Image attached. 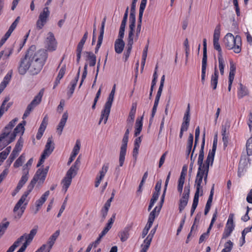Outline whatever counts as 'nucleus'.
Instances as JSON below:
<instances>
[{
  "instance_id": "nucleus-57",
  "label": "nucleus",
  "mask_w": 252,
  "mask_h": 252,
  "mask_svg": "<svg viewBox=\"0 0 252 252\" xmlns=\"http://www.w3.org/2000/svg\"><path fill=\"white\" fill-rule=\"evenodd\" d=\"M115 217L116 214L115 213L113 214L111 218L108 220V223L106 224V225L105 227V228H107L108 230H110L112 226L115 221Z\"/></svg>"
},
{
  "instance_id": "nucleus-56",
  "label": "nucleus",
  "mask_w": 252,
  "mask_h": 252,
  "mask_svg": "<svg viewBox=\"0 0 252 252\" xmlns=\"http://www.w3.org/2000/svg\"><path fill=\"white\" fill-rule=\"evenodd\" d=\"M199 134H200V128L199 126H197L195 131V141H194V150L195 149L196 145L197 144L199 138Z\"/></svg>"
},
{
  "instance_id": "nucleus-50",
  "label": "nucleus",
  "mask_w": 252,
  "mask_h": 252,
  "mask_svg": "<svg viewBox=\"0 0 252 252\" xmlns=\"http://www.w3.org/2000/svg\"><path fill=\"white\" fill-rule=\"evenodd\" d=\"M134 38H127V45L126 49V51L128 53H131L132 45L133 44Z\"/></svg>"
},
{
  "instance_id": "nucleus-27",
  "label": "nucleus",
  "mask_w": 252,
  "mask_h": 252,
  "mask_svg": "<svg viewBox=\"0 0 252 252\" xmlns=\"http://www.w3.org/2000/svg\"><path fill=\"white\" fill-rule=\"evenodd\" d=\"M65 72V66H62L60 69L58 75L56 79V80L54 82V85L53 88H55V87L58 85V84L60 82L61 79L63 77Z\"/></svg>"
},
{
  "instance_id": "nucleus-52",
  "label": "nucleus",
  "mask_w": 252,
  "mask_h": 252,
  "mask_svg": "<svg viewBox=\"0 0 252 252\" xmlns=\"http://www.w3.org/2000/svg\"><path fill=\"white\" fill-rule=\"evenodd\" d=\"M80 148V142L79 140H77L76 142V144L73 149L71 154L76 156L79 152Z\"/></svg>"
},
{
  "instance_id": "nucleus-48",
  "label": "nucleus",
  "mask_w": 252,
  "mask_h": 252,
  "mask_svg": "<svg viewBox=\"0 0 252 252\" xmlns=\"http://www.w3.org/2000/svg\"><path fill=\"white\" fill-rule=\"evenodd\" d=\"M213 45L214 49L218 51V56H222L221 48L220 47L219 41H213Z\"/></svg>"
},
{
  "instance_id": "nucleus-13",
  "label": "nucleus",
  "mask_w": 252,
  "mask_h": 252,
  "mask_svg": "<svg viewBox=\"0 0 252 252\" xmlns=\"http://www.w3.org/2000/svg\"><path fill=\"white\" fill-rule=\"evenodd\" d=\"M76 175H74L73 173L67 171L65 177L62 180V184L63 185V190H64V192H66L69 187L72 178L74 177Z\"/></svg>"
},
{
  "instance_id": "nucleus-64",
  "label": "nucleus",
  "mask_w": 252,
  "mask_h": 252,
  "mask_svg": "<svg viewBox=\"0 0 252 252\" xmlns=\"http://www.w3.org/2000/svg\"><path fill=\"white\" fill-rule=\"evenodd\" d=\"M135 113L130 112L129 113L128 117L127 119V124H130V126L132 125V123L134 120Z\"/></svg>"
},
{
  "instance_id": "nucleus-51",
  "label": "nucleus",
  "mask_w": 252,
  "mask_h": 252,
  "mask_svg": "<svg viewBox=\"0 0 252 252\" xmlns=\"http://www.w3.org/2000/svg\"><path fill=\"white\" fill-rule=\"evenodd\" d=\"M33 161V158H31L27 161L26 164L23 166L22 172H24L25 171V170H26L27 171L28 174H29L30 168L32 164Z\"/></svg>"
},
{
  "instance_id": "nucleus-31",
  "label": "nucleus",
  "mask_w": 252,
  "mask_h": 252,
  "mask_svg": "<svg viewBox=\"0 0 252 252\" xmlns=\"http://www.w3.org/2000/svg\"><path fill=\"white\" fill-rule=\"evenodd\" d=\"M109 167V163L108 162H105L104 163L102 166V168L101 170L99 172V175L97 176V177H99L100 178L103 179L107 172L108 171V170Z\"/></svg>"
},
{
  "instance_id": "nucleus-18",
  "label": "nucleus",
  "mask_w": 252,
  "mask_h": 252,
  "mask_svg": "<svg viewBox=\"0 0 252 252\" xmlns=\"http://www.w3.org/2000/svg\"><path fill=\"white\" fill-rule=\"evenodd\" d=\"M29 195L25 193H24L22 195L20 199L18 200V201L16 204L15 206L14 207L13 209V212H16L18 211V210L20 209V207L23 204H24L25 206H26L29 200L27 199V197H28Z\"/></svg>"
},
{
  "instance_id": "nucleus-37",
  "label": "nucleus",
  "mask_w": 252,
  "mask_h": 252,
  "mask_svg": "<svg viewBox=\"0 0 252 252\" xmlns=\"http://www.w3.org/2000/svg\"><path fill=\"white\" fill-rule=\"evenodd\" d=\"M219 68L221 75L224 74V68L225 65L223 56L218 57Z\"/></svg>"
},
{
  "instance_id": "nucleus-21",
  "label": "nucleus",
  "mask_w": 252,
  "mask_h": 252,
  "mask_svg": "<svg viewBox=\"0 0 252 252\" xmlns=\"http://www.w3.org/2000/svg\"><path fill=\"white\" fill-rule=\"evenodd\" d=\"M125 43L124 40L120 39H117L114 43L115 51L117 54H121L124 50Z\"/></svg>"
},
{
  "instance_id": "nucleus-30",
  "label": "nucleus",
  "mask_w": 252,
  "mask_h": 252,
  "mask_svg": "<svg viewBox=\"0 0 252 252\" xmlns=\"http://www.w3.org/2000/svg\"><path fill=\"white\" fill-rule=\"evenodd\" d=\"M80 157H79L75 160L74 164L68 170V171L72 173L74 175H76L78 170L79 169V164H80Z\"/></svg>"
},
{
  "instance_id": "nucleus-17",
  "label": "nucleus",
  "mask_w": 252,
  "mask_h": 252,
  "mask_svg": "<svg viewBox=\"0 0 252 252\" xmlns=\"http://www.w3.org/2000/svg\"><path fill=\"white\" fill-rule=\"evenodd\" d=\"M219 78V71L217 69V65H215L214 67V72L212 74L211 77L210 85L213 90H216L217 87Z\"/></svg>"
},
{
  "instance_id": "nucleus-59",
  "label": "nucleus",
  "mask_w": 252,
  "mask_h": 252,
  "mask_svg": "<svg viewBox=\"0 0 252 252\" xmlns=\"http://www.w3.org/2000/svg\"><path fill=\"white\" fill-rule=\"evenodd\" d=\"M143 116L140 118H137L136 120L135 127L142 129Z\"/></svg>"
},
{
  "instance_id": "nucleus-3",
  "label": "nucleus",
  "mask_w": 252,
  "mask_h": 252,
  "mask_svg": "<svg viewBox=\"0 0 252 252\" xmlns=\"http://www.w3.org/2000/svg\"><path fill=\"white\" fill-rule=\"evenodd\" d=\"M225 47L228 50H232L235 53L238 54L242 50V40L240 35L234 36L232 33H227L224 38Z\"/></svg>"
},
{
  "instance_id": "nucleus-26",
  "label": "nucleus",
  "mask_w": 252,
  "mask_h": 252,
  "mask_svg": "<svg viewBox=\"0 0 252 252\" xmlns=\"http://www.w3.org/2000/svg\"><path fill=\"white\" fill-rule=\"evenodd\" d=\"M87 60L89 61V65L94 66L96 64V56L92 52H86Z\"/></svg>"
},
{
  "instance_id": "nucleus-58",
  "label": "nucleus",
  "mask_w": 252,
  "mask_h": 252,
  "mask_svg": "<svg viewBox=\"0 0 252 252\" xmlns=\"http://www.w3.org/2000/svg\"><path fill=\"white\" fill-rule=\"evenodd\" d=\"M18 118H16L11 121L9 124L5 127V129L11 130L15 126L16 123L18 121Z\"/></svg>"
},
{
  "instance_id": "nucleus-44",
  "label": "nucleus",
  "mask_w": 252,
  "mask_h": 252,
  "mask_svg": "<svg viewBox=\"0 0 252 252\" xmlns=\"http://www.w3.org/2000/svg\"><path fill=\"white\" fill-rule=\"evenodd\" d=\"M247 153L248 156L252 155V137H250L246 143Z\"/></svg>"
},
{
  "instance_id": "nucleus-28",
  "label": "nucleus",
  "mask_w": 252,
  "mask_h": 252,
  "mask_svg": "<svg viewBox=\"0 0 252 252\" xmlns=\"http://www.w3.org/2000/svg\"><path fill=\"white\" fill-rule=\"evenodd\" d=\"M23 236H20L14 243L8 248L6 252H14L15 249L20 245V243L23 241Z\"/></svg>"
},
{
  "instance_id": "nucleus-23",
  "label": "nucleus",
  "mask_w": 252,
  "mask_h": 252,
  "mask_svg": "<svg viewBox=\"0 0 252 252\" xmlns=\"http://www.w3.org/2000/svg\"><path fill=\"white\" fill-rule=\"evenodd\" d=\"M15 44H14L9 47L5 48L3 50L1 51V53L2 54L3 59L6 60L12 55L13 52Z\"/></svg>"
},
{
  "instance_id": "nucleus-47",
  "label": "nucleus",
  "mask_w": 252,
  "mask_h": 252,
  "mask_svg": "<svg viewBox=\"0 0 252 252\" xmlns=\"http://www.w3.org/2000/svg\"><path fill=\"white\" fill-rule=\"evenodd\" d=\"M18 154L12 151L8 159L6 160V164L8 167L10 166Z\"/></svg>"
},
{
  "instance_id": "nucleus-36",
  "label": "nucleus",
  "mask_w": 252,
  "mask_h": 252,
  "mask_svg": "<svg viewBox=\"0 0 252 252\" xmlns=\"http://www.w3.org/2000/svg\"><path fill=\"white\" fill-rule=\"evenodd\" d=\"M84 44L79 42L76 49V56H77V59H76V62L77 63H79L80 61V59L81 57V53L82 51L83 48Z\"/></svg>"
},
{
  "instance_id": "nucleus-46",
  "label": "nucleus",
  "mask_w": 252,
  "mask_h": 252,
  "mask_svg": "<svg viewBox=\"0 0 252 252\" xmlns=\"http://www.w3.org/2000/svg\"><path fill=\"white\" fill-rule=\"evenodd\" d=\"M35 178L32 179L31 181L30 182V184L27 187V190L24 192V193H26L28 195H29V194L32 192V190L35 184L36 183L35 181Z\"/></svg>"
},
{
  "instance_id": "nucleus-32",
  "label": "nucleus",
  "mask_w": 252,
  "mask_h": 252,
  "mask_svg": "<svg viewBox=\"0 0 252 252\" xmlns=\"http://www.w3.org/2000/svg\"><path fill=\"white\" fill-rule=\"evenodd\" d=\"M43 94V90H41L38 94L34 97L31 103L35 106L39 104L41 101Z\"/></svg>"
},
{
  "instance_id": "nucleus-12",
  "label": "nucleus",
  "mask_w": 252,
  "mask_h": 252,
  "mask_svg": "<svg viewBox=\"0 0 252 252\" xmlns=\"http://www.w3.org/2000/svg\"><path fill=\"white\" fill-rule=\"evenodd\" d=\"M214 161H210V160H205V162L203 161L202 163V168H201L200 173L202 176V179H204V183L206 185L207 182V178L209 172V168L210 165H212Z\"/></svg>"
},
{
  "instance_id": "nucleus-42",
  "label": "nucleus",
  "mask_w": 252,
  "mask_h": 252,
  "mask_svg": "<svg viewBox=\"0 0 252 252\" xmlns=\"http://www.w3.org/2000/svg\"><path fill=\"white\" fill-rule=\"evenodd\" d=\"M25 159V156L24 154H22L15 161L13 165L14 167L15 168H18L22 166Z\"/></svg>"
},
{
  "instance_id": "nucleus-38",
  "label": "nucleus",
  "mask_w": 252,
  "mask_h": 252,
  "mask_svg": "<svg viewBox=\"0 0 252 252\" xmlns=\"http://www.w3.org/2000/svg\"><path fill=\"white\" fill-rule=\"evenodd\" d=\"M230 126V123L226 121L224 124L221 126V135L229 134V129Z\"/></svg>"
},
{
  "instance_id": "nucleus-29",
  "label": "nucleus",
  "mask_w": 252,
  "mask_h": 252,
  "mask_svg": "<svg viewBox=\"0 0 252 252\" xmlns=\"http://www.w3.org/2000/svg\"><path fill=\"white\" fill-rule=\"evenodd\" d=\"M12 74V70L9 71L4 77L3 80L0 84V85L5 88L11 79Z\"/></svg>"
},
{
  "instance_id": "nucleus-60",
  "label": "nucleus",
  "mask_w": 252,
  "mask_h": 252,
  "mask_svg": "<svg viewBox=\"0 0 252 252\" xmlns=\"http://www.w3.org/2000/svg\"><path fill=\"white\" fill-rule=\"evenodd\" d=\"M48 49L50 51H54L56 50L57 45L56 40L47 42Z\"/></svg>"
},
{
  "instance_id": "nucleus-15",
  "label": "nucleus",
  "mask_w": 252,
  "mask_h": 252,
  "mask_svg": "<svg viewBox=\"0 0 252 252\" xmlns=\"http://www.w3.org/2000/svg\"><path fill=\"white\" fill-rule=\"evenodd\" d=\"M50 192L49 190L45 191L44 194L41 196V197L37 200L35 202L36 210L35 211L34 214H36L39 211L40 207L47 200V197L49 195Z\"/></svg>"
},
{
  "instance_id": "nucleus-34",
  "label": "nucleus",
  "mask_w": 252,
  "mask_h": 252,
  "mask_svg": "<svg viewBox=\"0 0 252 252\" xmlns=\"http://www.w3.org/2000/svg\"><path fill=\"white\" fill-rule=\"evenodd\" d=\"M136 21H129V32L127 38H134V32Z\"/></svg>"
},
{
  "instance_id": "nucleus-19",
  "label": "nucleus",
  "mask_w": 252,
  "mask_h": 252,
  "mask_svg": "<svg viewBox=\"0 0 252 252\" xmlns=\"http://www.w3.org/2000/svg\"><path fill=\"white\" fill-rule=\"evenodd\" d=\"M80 69H81V67H80L79 68L78 71L77 73L76 77L70 83V86L68 87L69 91L68 93V95L69 96H71L74 93L75 88L76 87V84L77 83V82H78L79 78Z\"/></svg>"
},
{
  "instance_id": "nucleus-55",
  "label": "nucleus",
  "mask_w": 252,
  "mask_h": 252,
  "mask_svg": "<svg viewBox=\"0 0 252 252\" xmlns=\"http://www.w3.org/2000/svg\"><path fill=\"white\" fill-rule=\"evenodd\" d=\"M103 35L99 34L98 37L96 46L95 48V53H97L102 43Z\"/></svg>"
},
{
  "instance_id": "nucleus-10",
  "label": "nucleus",
  "mask_w": 252,
  "mask_h": 252,
  "mask_svg": "<svg viewBox=\"0 0 252 252\" xmlns=\"http://www.w3.org/2000/svg\"><path fill=\"white\" fill-rule=\"evenodd\" d=\"M128 140V137L124 136L122 140V144L121 146L120 155H119V166H123L125 160V156L126 153L127 145Z\"/></svg>"
},
{
  "instance_id": "nucleus-45",
  "label": "nucleus",
  "mask_w": 252,
  "mask_h": 252,
  "mask_svg": "<svg viewBox=\"0 0 252 252\" xmlns=\"http://www.w3.org/2000/svg\"><path fill=\"white\" fill-rule=\"evenodd\" d=\"M158 195L156 193H153L152 197L150 200V202L148 206V211H150L151 209L153 207L154 205L155 204V202L157 201V200L158 198Z\"/></svg>"
},
{
  "instance_id": "nucleus-33",
  "label": "nucleus",
  "mask_w": 252,
  "mask_h": 252,
  "mask_svg": "<svg viewBox=\"0 0 252 252\" xmlns=\"http://www.w3.org/2000/svg\"><path fill=\"white\" fill-rule=\"evenodd\" d=\"M25 171L24 172H22V176L18 183V185L22 187L26 184L29 177V174H28L27 171L26 170H25Z\"/></svg>"
},
{
  "instance_id": "nucleus-7",
  "label": "nucleus",
  "mask_w": 252,
  "mask_h": 252,
  "mask_svg": "<svg viewBox=\"0 0 252 252\" xmlns=\"http://www.w3.org/2000/svg\"><path fill=\"white\" fill-rule=\"evenodd\" d=\"M189 193L190 186L189 184H188V185L185 186L182 197L179 200V210L180 213H181L187 205L189 197Z\"/></svg>"
},
{
  "instance_id": "nucleus-24",
  "label": "nucleus",
  "mask_w": 252,
  "mask_h": 252,
  "mask_svg": "<svg viewBox=\"0 0 252 252\" xmlns=\"http://www.w3.org/2000/svg\"><path fill=\"white\" fill-rule=\"evenodd\" d=\"M217 139H214L212 150L209 151L206 160H210V161H214L215 155L217 149Z\"/></svg>"
},
{
  "instance_id": "nucleus-61",
  "label": "nucleus",
  "mask_w": 252,
  "mask_h": 252,
  "mask_svg": "<svg viewBox=\"0 0 252 252\" xmlns=\"http://www.w3.org/2000/svg\"><path fill=\"white\" fill-rule=\"evenodd\" d=\"M161 184H162L161 180H159V181H158L157 182V183H156V186H155V191L154 192H153V193H157L158 194V196L159 195Z\"/></svg>"
},
{
  "instance_id": "nucleus-1",
  "label": "nucleus",
  "mask_w": 252,
  "mask_h": 252,
  "mask_svg": "<svg viewBox=\"0 0 252 252\" xmlns=\"http://www.w3.org/2000/svg\"><path fill=\"white\" fill-rule=\"evenodd\" d=\"M35 45H32L22 58L18 67L20 75H25L28 70L32 75L38 74L42 70L48 58L46 50L40 49L37 51Z\"/></svg>"
},
{
  "instance_id": "nucleus-6",
  "label": "nucleus",
  "mask_w": 252,
  "mask_h": 252,
  "mask_svg": "<svg viewBox=\"0 0 252 252\" xmlns=\"http://www.w3.org/2000/svg\"><path fill=\"white\" fill-rule=\"evenodd\" d=\"M37 232V226L36 228L32 229L29 234L25 233L21 236H23V240L25 239V242L23 243L21 247L16 252H24L28 246L32 241L34 237Z\"/></svg>"
},
{
  "instance_id": "nucleus-62",
  "label": "nucleus",
  "mask_w": 252,
  "mask_h": 252,
  "mask_svg": "<svg viewBox=\"0 0 252 252\" xmlns=\"http://www.w3.org/2000/svg\"><path fill=\"white\" fill-rule=\"evenodd\" d=\"M87 67H88V64L87 63H85V65H84V71H83V74H82V75L81 80V82H80V85H79V87H81V86L82 85L84 80L85 79V78H86V77L87 76Z\"/></svg>"
},
{
  "instance_id": "nucleus-43",
  "label": "nucleus",
  "mask_w": 252,
  "mask_h": 252,
  "mask_svg": "<svg viewBox=\"0 0 252 252\" xmlns=\"http://www.w3.org/2000/svg\"><path fill=\"white\" fill-rule=\"evenodd\" d=\"M220 34V25H218L215 29L213 35V41H219Z\"/></svg>"
},
{
  "instance_id": "nucleus-35",
  "label": "nucleus",
  "mask_w": 252,
  "mask_h": 252,
  "mask_svg": "<svg viewBox=\"0 0 252 252\" xmlns=\"http://www.w3.org/2000/svg\"><path fill=\"white\" fill-rule=\"evenodd\" d=\"M26 124V121H23L22 123L19 124L16 127L14 128L13 132L17 134L21 132V134H23L24 132L25 128L24 126Z\"/></svg>"
},
{
  "instance_id": "nucleus-14",
  "label": "nucleus",
  "mask_w": 252,
  "mask_h": 252,
  "mask_svg": "<svg viewBox=\"0 0 252 252\" xmlns=\"http://www.w3.org/2000/svg\"><path fill=\"white\" fill-rule=\"evenodd\" d=\"M60 233V230H57L49 238L47 243L48 248L46 250V252H50L51 249L55 244L56 240L59 237Z\"/></svg>"
},
{
  "instance_id": "nucleus-4",
  "label": "nucleus",
  "mask_w": 252,
  "mask_h": 252,
  "mask_svg": "<svg viewBox=\"0 0 252 252\" xmlns=\"http://www.w3.org/2000/svg\"><path fill=\"white\" fill-rule=\"evenodd\" d=\"M116 85H114L109 95L107 100L106 102L103 109L101 113L100 118L98 124H100L103 120L104 124H105L107 121L108 118L109 116L111 108L114 100V94L115 93Z\"/></svg>"
},
{
  "instance_id": "nucleus-20",
  "label": "nucleus",
  "mask_w": 252,
  "mask_h": 252,
  "mask_svg": "<svg viewBox=\"0 0 252 252\" xmlns=\"http://www.w3.org/2000/svg\"><path fill=\"white\" fill-rule=\"evenodd\" d=\"M9 132H3L0 135V151L3 149L8 144H9L8 140V136Z\"/></svg>"
},
{
  "instance_id": "nucleus-9",
  "label": "nucleus",
  "mask_w": 252,
  "mask_h": 252,
  "mask_svg": "<svg viewBox=\"0 0 252 252\" xmlns=\"http://www.w3.org/2000/svg\"><path fill=\"white\" fill-rule=\"evenodd\" d=\"M49 166L45 168H40L37 169L32 179L35 178V182L39 185H41L44 182L48 170Z\"/></svg>"
},
{
  "instance_id": "nucleus-8",
  "label": "nucleus",
  "mask_w": 252,
  "mask_h": 252,
  "mask_svg": "<svg viewBox=\"0 0 252 252\" xmlns=\"http://www.w3.org/2000/svg\"><path fill=\"white\" fill-rule=\"evenodd\" d=\"M234 215L230 214L226 224L225 227L224 231L222 233V239H226L228 238L232 233L235 228V224L234 223Z\"/></svg>"
},
{
  "instance_id": "nucleus-5",
  "label": "nucleus",
  "mask_w": 252,
  "mask_h": 252,
  "mask_svg": "<svg viewBox=\"0 0 252 252\" xmlns=\"http://www.w3.org/2000/svg\"><path fill=\"white\" fill-rule=\"evenodd\" d=\"M50 13L48 6L43 8L42 11L39 14L36 23V27L37 30H41L43 28L48 20Z\"/></svg>"
},
{
  "instance_id": "nucleus-25",
  "label": "nucleus",
  "mask_w": 252,
  "mask_h": 252,
  "mask_svg": "<svg viewBox=\"0 0 252 252\" xmlns=\"http://www.w3.org/2000/svg\"><path fill=\"white\" fill-rule=\"evenodd\" d=\"M54 149V144L53 143L52 138L49 137L46 144L45 149L43 151L51 154Z\"/></svg>"
},
{
  "instance_id": "nucleus-63",
  "label": "nucleus",
  "mask_w": 252,
  "mask_h": 252,
  "mask_svg": "<svg viewBox=\"0 0 252 252\" xmlns=\"http://www.w3.org/2000/svg\"><path fill=\"white\" fill-rule=\"evenodd\" d=\"M87 67H88V64L87 63H85V65H84V71H83V74H82V75L81 80V82H80V85H79V87H81V86L82 85L84 80L85 79V78H86V77L87 76Z\"/></svg>"
},
{
  "instance_id": "nucleus-16",
  "label": "nucleus",
  "mask_w": 252,
  "mask_h": 252,
  "mask_svg": "<svg viewBox=\"0 0 252 252\" xmlns=\"http://www.w3.org/2000/svg\"><path fill=\"white\" fill-rule=\"evenodd\" d=\"M68 115L67 112H64L62 116L57 128V132L59 135H61L62 133L63 127L68 119Z\"/></svg>"
},
{
  "instance_id": "nucleus-53",
  "label": "nucleus",
  "mask_w": 252,
  "mask_h": 252,
  "mask_svg": "<svg viewBox=\"0 0 252 252\" xmlns=\"http://www.w3.org/2000/svg\"><path fill=\"white\" fill-rule=\"evenodd\" d=\"M126 25H121L120 26L118 38L117 39H120L121 40H123L124 35H125V31Z\"/></svg>"
},
{
  "instance_id": "nucleus-2",
  "label": "nucleus",
  "mask_w": 252,
  "mask_h": 252,
  "mask_svg": "<svg viewBox=\"0 0 252 252\" xmlns=\"http://www.w3.org/2000/svg\"><path fill=\"white\" fill-rule=\"evenodd\" d=\"M205 132L203 134V136L202 138V143L201 145V148L199 151V153L198 155V160H197V164L198 165V168L197 170V174L195 177V184L194 186L196 188V190H200L201 191L200 195H202L203 194V189L202 186H201V184L202 183V176L201 175L200 170L201 168H202V163L204 160V149L205 146Z\"/></svg>"
},
{
  "instance_id": "nucleus-49",
  "label": "nucleus",
  "mask_w": 252,
  "mask_h": 252,
  "mask_svg": "<svg viewBox=\"0 0 252 252\" xmlns=\"http://www.w3.org/2000/svg\"><path fill=\"white\" fill-rule=\"evenodd\" d=\"M9 225V221L0 223V234L3 235Z\"/></svg>"
},
{
  "instance_id": "nucleus-54",
  "label": "nucleus",
  "mask_w": 252,
  "mask_h": 252,
  "mask_svg": "<svg viewBox=\"0 0 252 252\" xmlns=\"http://www.w3.org/2000/svg\"><path fill=\"white\" fill-rule=\"evenodd\" d=\"M190 108H189V104H188L187 109L186 110V111L184 114V118H183V122H187L189 124L190 121Z\"/></svg>"
},
{
  "instance_id": "nucleus-39",
  "label": "nucleus",
  "mask_w": 252,
  "mask_h": 252,
  "mask_svg": "<svg viewBox=\"0 0 252 252\" xmlns=\"http://www.w3.org/2000/svg\"><path fill=\"white\" fill-rule=\"evenodd\" d=\"M23 145V140L21 137H20L17 141L15 146L12 151L15 153L19 154V153L22 150Z\"/></svg>"
},
{
  "instance_id": "nucleus-40",
  "label": "nucleus",
  "mask_w": 252,
  "mask_h": 252,
  "mask_svg": "<svg viewBox=\"0 0 252 252\" xmlns=\"http://www.w3.org/2000/svg\"><path fill=\"white\" fill-rule=\"evenodd\" d=\"M129 230L128 227H126L120 234L121 241L123 242L127 240L129 237Z\"/></svg>"
},
{
  "instance_id": "nucleus-11",
  "label": "nucleus",
  "mask_w": 252,
  "mask_h": 252,
  "mask_svg": "<svg viewBox=\"0 0 252 252\" xmlns=\"http://www.w3.org/2000/svg\"><path fill=\"white\" fill-rule=\"evenodd\" d=\"M203 58L201 63V77H206V71L207 65V40L204 38L203 40Z\"/></svg>"
},
{
  "instance_id": "nucleus-41",
  "label": "nucleus",
  "mask_w": 252,
  "mask_h": 252,
  "mask_svg": "<svg viewBox=\"0 0 252 252\" xmlns=\"http://www.w3.org/2000/svg\"><path fill=\"white\" fill-rule=\"evenodd\" d=\"M233 247V243L230 240H228L224 245V248L221 252H230Z\"/></svg>"
},
{
  "instance_id": "nucleus-22",
  "label": "nucleus",
  "mask_w": 252,
  "mask_h": 252,
  "mask_svg": "<svg viewBox=\"0 0 252 252\" xmlns=\"http://www.w3.org/2000/svg\"><path fill=\"white\" fill-rule=\"evenodd\" d=\"M237 89V96L239 99H241L249 94L247 88L241 83L239 84Z\"/></svg>"
}]
</instances>
